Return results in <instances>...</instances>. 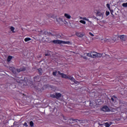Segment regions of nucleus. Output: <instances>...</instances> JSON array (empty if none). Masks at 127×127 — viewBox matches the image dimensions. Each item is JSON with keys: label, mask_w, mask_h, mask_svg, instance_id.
<instances>
[{"label": "nucleus", "mask_w": 127, "mask_h": 127, "mask_svg": "<svg viewBox=\"0 0 127 127\" xmlns=\"http://www.w3.org/2000/svg\"><path fill=\"white\" fill-rule=\"evenodd\" d=\"M57 74H59L60 75H61L62 77L63 78H65V79H69V80H71L72 82H73L74 84H77V81L75 80V78L73 77V76H71L70 75H67L66 74H64L63 73H60V71H54L53 73V74L54 76H56Z\"/></svg>", "instance_id": "obj_1"}, {"label": "nucleus", "mask_w": 127, "mask_h": 127, "mask_svg": "<svg viewBox=\"0 0 127 127\" xmlns=\"http://www.w3.org/2000/svg\"><path fill=\"white\" fill-rule=\"evenodd\" d=\"M102 42L106 43H114L116 41L115 39H112V38H105L102 40Z\"/></svg>", "instance_id": "obj_2"}, {"label": "nucleus", "mask_w": 127, "mask_h": 127, "mask_svg": "<svg viewBox=\"0 0 127 127\" xmlns=\"http://www.w3.org/2000/svg\"><path fill=\"white\" fill-rule=\"evenodd\" d=\"M53 43H55V44H70V42H65L63 41H60V40H54L53 41Z\"/></svg>", "instance_id": "obj_3"}, {"label": "nucleus", "mask_w": 127, "mask_h": 127, "mask_svg": "<svg viewBox=\"0 0 127 127\" xmlns=\"http://www.w3.org/2000/svg\"><path fill=\"white\" fill-rule=\"evenodd\" d=\"M92 55L93 56V58H95V57L100 58V57H102V56H103V54H99V53H96V52H93L92 53Z\"/></svg>", "instance_id": "obj_4"}, {"label": "nucleus", "mask_w": 127, "mask_h": 127, "mask_svg": "<svg viewBox=\"0 0 127 127\" xmlns=\"http://www.w3.org/2000/svg\"><path fill=\"white\" fill-rule=\"evenodd\" d=\"M119 38H120L122 41H126L127 40V36L125 35H122L119 36Z\"/></svg>", "instance_id": "obj_5"}, {"label": "nucleus", "mask_w": 127, "mask_h": 127, "mask_svg": "<svg viewBox=\"0 0 127 127\" xmlns=\"http://www.w3.org/2000/svg\"><path fill=\"white\" fill-rule=\"evenodd\" d=\"M101 110L103 112H110V111H111L107 106H104Z\"/></svg>", "instance_id": "obj_6"}, {"label": "nucleus", "mask_w": 127, "mask_h": 127, "mask_svg": "<svg viewBox=\"0 0 127 127\" xmlns=\"http://www.w3.org/2000/svg\"><path fill=\"white\" fill-rule=\"evenodd\" d=\"M97 16H99L100 19H103V16H104V12H98Z\"/></svg>", "instance_id": "obj_7"}, {"label": "nucleus", "mask_w": 127, "mask_h": 127, "mask_svg": "<svg viewBox=\"0 0 127 127\" xmlns=\"http://www.w3.org/2000/svg\"><path fill=\"white\" fill-rule=\"evenodd\" d=\"M9 69L11 71H12V72L14 73V74H15L16 73V69H15L14 67H9Z\"/></svg>", "instance_id": "obj_8"}, {"label": "nucleus", "mask_w": 127, "mask_h": 127, "mask_svg": "<svg viewBox=\"0 0 127 127\" xmlns=\"http://www.w3.org/2000/svg\"><path fill=\"white\" fill-rule=\"evenodd\" d=\"M83 20H86V21H88L90 24H92V21H90L89 19L86 17H84L81 18Z\"/></svg>", "instance_id": "obj_9"}, {"label": "nucleus", "mask_w": 127, "mask_h": 127, "mask_svg": "<svg viewBox=\"0 0 127 127\" xmlns=\"http://www.w3.org/2000/svg\"><path fill=\"white\" fill-rule=\"evenodd\" d=\"M62 96L61 93H56V98L57 99H59V98H61V97Z\"/></svg>", "instance_id": "obj_10"}, {"label": "nucleus", "mask_w": 127, "mask_h": 127, "mask_svg": "<svg viewBox=\"0 0 127 127\" xmlns=\"http://www.w3.org/2000/svg\"><path fill=\"white\" fill-rule=\"evenodd\" d=\"M64 16L67 19H70V18H71V15L68 13H64Z\"/></svg>", "instance_id": "obj_11"}, {"label": "nucleus", "mask_w": 127, "mask_h": 127, "mask_svg": "<svg viewBox=\"0 0 127 127\" xmlns=\"http://www.w3.org/2000/svg\"><path fill=\"white\" fill-rule=\"evenodd\" d=\"M111 125H112V123H105V126L106 127H110L111 126Z\"/></svg>", "instance_id": "obj_12"}, {"label": "nucleus", "mask_w": 127, "mask_h": 127, "mask_svg": "<svg viewBox=\"0 0 127 127\" xmlns=\"http://www.w3.org/2000/svg\"><path fill=\"white\" fill-rule=\"evenodd\" d=\"M30 40H31V38H25V39H24V41L25 42L30 41Z\"/></svg>", "instance_id": "obj_13"}, {"label": "nucleus", "mask_w": 127, "mask_h": 127, "mask_svg": "<svg viewBox=\"0 0 127 127\" xmlns=\"http://www.w3.org/2000/svg\"><path fill=\"white\" fill-rule=\"evenodd\" d=\"M86 56H88V57H94L93 56V53H88L86 54Z\"/></svg>", "instance_id": "obj_14"}, {"label": "nucleus", "mask_w": 127, "mask_h": 127, "mask_svg": "<svg viewBox=\"0 0 127 127\" xmlns=\"http://www.w3.org/2000/svg\"><path fill=\"white\" fill-rule=\"evenodd\" d=\"M11 59H12V57L8 56L7 61H8V62H9L10 60H11Z\"/></svg>", "instance_id": "obj_15"}, {"label": "nucleus", "mask_w": 127, "mask_h": 127, "mask_svg": "<svg viewBox=\"0 0 127 127\" xmlns=\"http://www.w3.org/2000/svg\"><path fill=\"white\" fill-rule=\"evenodd\" d=\"M10 29L11 31H12V32H13V33H14V32H15V31H14V27H11L10 28Z\"/></svg>", "instance_id": "obj_16"}, {"label": "nucleus", "mask_w": 127, "mask_h": 127, "mask_svg": "<svg viewBox=\"0 0 127 127\" xmlns=\"http://www.w3.org/2000/svg\"><path fill=\"white\" fill-rule=\"evenodd\" d=\"M25 68L24 67H23L22 68H20L19 70H17V72H21V71H25Z\"/></svg>", "instance_id": "obj_17"}, {"label": "nucleus", "mask_w": 127, "mask_h": 127, "mask_svg": "<svg viewBox=\"0 0 127 127\" xmlns=\"http://www.w3.org/2000/svg\"><path fill=\"white\" fill-rule=\"evenodd\" d=\"M80 23H82V24H86V21H84V20H81L79 21Z\"/></svg>", "instance_id": "obj_18"}, {"label": "nucleus", "mask_w": 127, "mask_h": 127, "mask_svg": "<svg viewBox=\"0 0 127 127\" xmlns=\"http://www.w3.org/2000/svg\"><path fill=\"white\" fill-rule=\"evenodd\" d=\"M30 126L31 127H34V123H33V122H32V121L30 122Z\"/></svg>", "instance_id": "obj_19"}, {"label": "nucleus", "mask_w": 127, "mask_h": 127, "mask_svg": "<svg viewBox=\"0 0 127 127\" xmlns=\"http://www.w3.org/2000/svg\"><path fill=\"white\" fill-rule=\"evenodd\" d=\"M122 6H123V7H127V2L123 3L122 4Z\"/></svg>", "instance_id": "obj_20"}, {"label": "nucleus", "mask_w": 127, "mask_h": 127, "mask_svg": "<svg viewBox=\"0 0 127 127\" xmlns=\"http://www.w3.org/2000/svg\"><path fill=\"white\" fill-rule=\"evenodd\" d=\"M51 97H52V98H56V93L52 94L51 95Z\"/></svg>", "instance_id": "obj_21"}, {"label": "nucleus", "mask_w": 127, "mask_h": 127, "mask_svg": "<svg viewBox=\"0 0 127 127\" xmlns=\"http://www.w3.org/2000/svg\"><path fill=\"white\" fill-rule=\"evenodd\" d=\"M106 6L109 9V10H111V7H110V4H107Z\"/></svg>", "instance_id": "obj_22"}, {"label": "nucleus", "mask_w": 127, "mask_h": 127, "mask_svg": "<svg viewBox=\"0 0 127 127\" xmlns=\"http://www.w3.org/2000/svg\"><path fill=\"white\" fill-rule=\"evenodd\" d=\"M39 72V74H42V70L41 69V68H39L38 69Z\"/></svg>", "instance_id": "obj_23"}, {"label": "nucleus", "mask_w": 127, "mask_h": 127, "mask_svg": "<svg viewBox=\"0 0 127 127\" xmlns=\"http://www.w3.org/2000/svg\"><path fill=\"white\" fill-rule=\"evenodd\" d=\"M23 126L24 127H28V125H27V123H26V122L24 123Z\"/></svg>", "instance_id": "obj_24"}, {"label": "nucleus", "mask_w": 127, "mask_h": 127, "mask_svg": "<svg viewBox=\"0 0 127 127\" xmlns=\"http://www.w3.org/2000/svg\"><path fill=\"white\" fill-rule=\"evenodd\" d=\"M106 14L107 16H108V15H109L110 14V12L108 11H106Z\"/></svg>", "instance_id": "obj_25"}, {"label": "nucleus", "mask_w": 127, "mask_h": 127, "mask_svg": "<svg viewBox=\"0 0 127 127\" xmlns=\"http://www.w3.org/2000/svg\"><path fill=\"white\" fill-rule=\"evenodd\" d=\"M89 35H91V36L94 37V34L91 32L89 33Z\"/></svg>", "instance_id": "obj_26"}, {"label": "nucleus", "mask_w": 127, "mask_h": 127, "mask_svg": "<svg viewBox=\"0 0 127 127\" xmlns=\"http://www.w3.org/2000/svg\"><path fill=\"white\" fill-rule=\"evenodd\" d=\"M111 101L112 102H115V99H114V98H113V97L111 98Z\"/></svg>", "instance_id": "obj_27"}, {"label": "nucleus", "mask_w": 127, "mask_h": 127, "mask_svg": "<svg viewBox=\"0 0 127 127\" xmlns=\"http://www.w3.org/2000/svg\"><path fill=\"white\" fill-rule=\"evenodd\" d=\"M83 58H84V59H87V57H85V56H83Z\"/></svg>", "instance_id": "obj_28"}, {"label": "nucleus", "mask_w": 127, "mask_h": 127, "mask_svg": "<svg viewBox=\"0 0 127 127\" xmlns=\"http://www.w3.org/2000/svg\"><path fill=\"white\" fill-rule=\"evenodd\" d=\"M46 56H48V54H46Z\"/></svg>", "instance_id": "obj_29"}, {"label": "nucleus", "mask_w": 127, "mask_h": 127, "mask_svg": "<svg viewBox=\"0 0 127 127\" xmlns=\"http://www.w3.org/2000/svg\"><path fill=\"white\" fill-rule=\"evenodd\" d=\"M98 102H101V100H98Z\"/></svg>", "instance_id": "obj_30"}, {"label": "nucleus", "mask_w": 127, "mask_h": 127, "mask_svg": "<svg viewBox=\"0 0 127 127\" xmlns=\"http://www.w3.org/2000/svg\"><path fill=\"white\" fill-rule=\"evenodd\" d=\"M17 82H19V81H17Z\"/></svg>", "instance_id": "obj_31"}]
</instances>
